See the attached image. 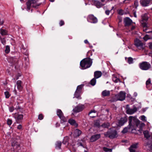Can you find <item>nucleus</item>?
Masks as SVG:
<instances>
[{
    "mask_svg": "<svg viewBox=\"0 0 152 152\" xmlns=\"http://www.w3.org/2000/svg\"><path fill=\"white\" fill-rule=\"evenodd\" d=\"M129 126L124 128L123 130L122 131V132L123 134H125L127 133L128 132V130L130 129L129 128Z\"/></svg>",
    "mask_w": 152,
    "mask_h": 152,
    "instance_id": "nucleus-35",
    "label": "nucleus"
},
{
    "mask_svg": "<svg viewBox=\"0 0 152 152\" xmlns=\"http://www.w3.org/2000/svg\"><path fill=\"white\" fill-rule=\"evenodd\" d=\"M68 122L71 125H74L76 124L75 120L72 119H69V120Z\"/></svg>",
    "mask_w": 152,
    "mask_h": 152,
    "instance_id": "nucleus-34",
    "label": "nucleus"
},
{
    "mask_svg": "<svg viewBox=\"0 0 152 152\" xmlns=\"http://www.w3.org/2000/svg\"><path fill=\"white\" fill-rule=\"evenodd\" d=\"M22 128V126L21 125L19 124L17 126V129H21Z\"/></svg>",
    "mask_w": 152,
    "mask_h": 152,
    "instance_id": "nucleus-57",
    "label": "nucleus"
},
{
    "mask_svg": "<svg viewBox=\"0 0 152 152\" xmlns=\"http://www.w3.org/2000/svg\"><path fill=\"white\" fill-rule=\"evenodd\" d=\"M23 115L22 114H18L16 118V122L17 123H20L22 122Z\"/></svg>",
    "mask_w": 152,
    "mask_h": 152,
    "instance_id": "nucleus-18",
    "label": "nucleus"
},
{
    "mask_svg": "<svg viewBox=\"0 0 152 152\" xmlns=\"http://www.w3.org/2000/svg\"><path fill=\"white\" fill-rule=\"evenodd\" d=\"M135 45L139 49H144V45L142 41L139 39H136L134 42Z\"/></svg>",
    "mask_w": 152,
    "mask_h": 152,
    "instance_id": "nucleus-6",
    "label": "nucleus"
},
{
    "mask_svg": "<svg viewBox=\"0 0 152 152\" xmlns=\"http://www.w3.org/2000/svg\"><path fill=\"white\" fill-rule=\"evenodd\" d=\"M103 150L105 152H112V149L108 148L106 147H104L103 148Z\"/></svg>",
    "mask_w": 152,
    "mask_h": 152,
    "instance_id": "nucleus-37",
    "label": "nucleus"
},
{
    "mask_svg": "<svg viewBox=\"0 0 152 152\" xmlns=\"http://www.w3.org/2000/svg\"><path fill=\"white\" fill-rule=\"evenodd\" d=\"M149 17L148 16V14L147 13H145L143 14L142 16V21H145L147 22L148 20Z\"/></svg>",
    "mask_w": 152,
    "mask_h": 152,
    "instance_id": "nucleus-21",
    "label": "nucleus"
},
{
    "mask_svg": "<svg viewBox=\"0 0 152 152\" xmlns=\"http://www.w3.org/2000/svg\"><path fill=\"white\" fill-rule=\"evenodd\" d=\"M84 86V84H81L80 85L77 86L76 90L82 92V89L83 88Z\"/></svg>",
    "mask_w": 152,
    "mask_h": 152,
    "instance_id": "nucleus-32",
    "label": "nucleus"
},
{
    "mask_svg": "<svg viewBox=\"0 0 152 152\" xmlns=\"http://www.w3.org/2000/svg\"><path fill=\"white\" fill-rule=\"evenodd\" d=\"M82 132L78 129H76L74 131V135L75 137H79L81 134Z\"/></svg>",
    "mask_w": 152,
    "mask_h": 152,
    "instance_id": "nucleus-24",
    "label": "nucleus"
},
{
    "mask_svg": "<svg viewBox=\"0 0 152 152\" xmlns=\"http://www.w3.org/2000/svg\"><path fill=\"white\" fill-rule=\"evenodd\" d=\"M96 82V79L94 77L90 81V83L92 86H94L95 85Z\"/></svg>",
    "mask_w": 152,
    "mask_h": 152,
    "instance_id": "nucleus-33",
    "label": "nucleus"
},
{
    "mask_svg": "<svg viewBox=\"0 0 152 152\" xmlns=\"http://www.w3.org/2000/svg\"><path fill=\"white\" fill-rule=\"evenodd\" d=\"M87 20L88 22L91 23H96L98 22L97 18L92 14L88 15Z\"/></svg>",
    "mask_w": 152,
    "mask_h": 152,
    "instance_id": "nucleus-9",
    "label": "nucleus"
},
{
    "mask_svg": "<svg viewBox=\"0 0 152 152\" xmlns=\"http://www.w3.org/2000/svg\"><path fill=\"white\" fill-rule=\"evenodd\" d=\"M84 142V140H79L77 143V145H78V146H81L83 148H85V145L83 143Z\"/></svg>",
    "mask_w": 152,
    "mask_h": 152,
    "instance_id": "nucleus-28",
    "label": "nucleus"
},
{
    "mask_svg": "<svg viewBox=\"0 0 152 152\" xmlns=\"http://www.w3.org/2000/svg\"><path fill=\"white\" fill-rule=\"evenodd\" d=\"M118 13L120 15H122L124 14L123 10L122 9H120L118 11Z\"/></svg>",
    "mask_w": 152,
    "mask_h": 152,
    "instance_id": "nucleus-47",
    "label": "nucleus"
},
{
    "mask_svg": "<svg viewBox=\"0 0 152 152\" xmlns=\"http://www.w3.org/2000/svg\"><path fill=\"white\" fill-rule=\"evenodd\" d=\"M137 143L132 145L129 148L130 152H135V150L134 149H136L137 148Z\"/></svg>",
    "mask_w": 152,
    "mask_h": 152,
    "instance_id": "nucleus-19",
    "label": "nucleus"
},
{
    "mask_svg": "<svg viewBox=\"0 0 152 152\" xmlns=\"http://www.w3.org/2000/svg\"><path fill=\"white\" fill-rule=\"evenodd\" d=\"M84 105H79L76 106L73 109V111L74 113H77L82 111L84 108Z\"/></svg>",
    "mask_w": 152,
    "mask_h": 152,
    "instance_id": "nucleus-12",
    "label": "nucleus"
},
{
    "mask_svg": "<svg viewBox=\"0 0 152 152\" xmlns=\"http://www.w3.org/2000/svg\"><path fill=\"white\" fill-rule=\"evenodd\" d=\"M152 0H140V3L143 7L148 6L151 4Z\"/></svg>",
    "mask_w": 152,
    "mask_h": 152,
    "instance_id": "nucleus-13",
    "label": "nucleus"
},
{
    "mask_svg": "<svg viewBox=\"0 0 152 152\" xmlns=\"http://www.w3.org/2000/svg\"><path fill=\"white\" fill-rule=\"evenodd\" d=\"M94 126L95 127L99 128L100 127V121L99 120H95L94 121Z\"/></svg>",
    "mask_w": 152,
    "mask_h": 152,
    "instance_id": "nucleus-27",
    "label": "nucleus"
},
{
    "mask_svg": "<svg viewBox=\"0 0 152 152\" xmlns=\"http://www.w3.org/2000/svg\"><path fill=\"white\" fill-rule=\"evenodd\" d=\"M140 68L142 70H147L151 68L150 64L147 61H143L139 64Z\"/></svg>",
    "mask_w": 152,
    "mask_h": 152,
    "instance_id": "nucleus-5",
    "label": "nucleus"
},
{
    "mask_svg": "<svg viewBox=\"0 0 152 152\" xmlns=\"http://www.w3.org/2000/svg\"><path fill=\"white\" fill-rule=\"evenodd\" d=\"M138 2L137 1H134V5L136 7H137V6H138Z\"/></svg>",
    "mask_w": 152,
    "mask_h": 152,
    "instance_id": "nucleus-60",
    "label": "nucleus"
},
{
    "mask_svg": "<svg viewBox=\"0 0 152 152\" xmlns=\"http://www.w3.org/2000/svg\"><path fill=\"white\" fill-rule=\"evenodd\" d=\"M61 141H57L55 143V148L56 149H60L61 148Z\"/></svg>",
    "mask_w": 152,
    "mask_h": 152,
    "instance_id": "nucleus-25",
    "label": "nucleus"
},
{
    "mask_svg": "<svg viewBox=\"0 0 152 152\" xmlns=\"http://www.w3.org/2000/svg\"><path fill=\"white\" fill-rule=\"evenodd\" d=\"M101 134H96L92 135L91 137L90 140L91 142H93L101 138Z\"/></svg>",
    "mask_w": 152,
    "mask_h": 152,
    "instance_id": "nucleus-11",
    "label": "nucleus"
},
{
    "mask_svg": "<svg viewBox=\"0 0 152 152\" xmlns=\"http://www.w3.org/2000/svg\"><path fill=\"white\" fill-rule=\"evenodd\" d=\"M0 40L1 41V43L3 45H5L6 43V41L4 38H2L0 36Z\"/></svg>",
    "mask_w": 152,
    "mask_h": 152,
    "instance_id": "nucleus-42",
    "label": "nucleus"
},
{
    "mask_svg": "<svg viewBox=\"0 0 152 152\" xmlns=\"http://www.w3.org/2000/svg\"><path fill=\"white\" fill-rule=\"evenodd\" d=\"M22 82L21 80H18L17 81L16 84L18 88V90H21L22 89L23 87L21 86Z\"/></svg>",
    "mask_w": 152,
    "mask_h": 152,
    "instance_id": "nucleus-26",
    "label": "nucleus"
},
{
    "mask_svg": "<svg viewBox=\"0 0 152 152\" xmlns=\"http://www.w3.org/2000/svg\"><path fill=\"white\" fill-rule=\"evenodd\" d=\"M140 123V121L137 119L135 117L130 116L129 117V128L132 129L133 130L135 126H138Z\"/></svg>",
    "mask_w": 152,
    "mask_h": 152,
    "instance_id": "nucleus-2",
    "label": "nucleus"
},
{
    "mask_svg": "<svg viewBox=\"0 0 152 152\" xmlns=\"http://www.w3.org/2000/svg\"><path fill=\"white\" fill-rule=\"evenodd\" d=\"M28 57H25L24 58V60L25 61V64L26 66H27L29 64L28 59Z\"/></svg>",
    "mask_w": 152,
    "mask_h": 152,
    "instance_id": "nucleus-43",
    "label": "nucleus"
},
{
    "mask_svg": "<svg viewBox=\"0 0 152 152\" xmlns=\"http://www.w3.org/2000/svg\"><path fill=\"white\" fill-rule=\"evenodd\" d=\"M113 81L115 83H118V82L120 81L119 79L117 78H113Z\"/></svg>",
    "mask_w": 152,
    "mask_h": 152,
    "instance_id": "nucleus-52",
    "label": "nucleus"
},
{
    "mask_svg": "<svg viewBox=\"0 0 152 152\" xmlns=\"http://www.w3.org/2000/svg\"><path fill=\"white\" fill-rule=\"evenodd\" d=\"M148 46L149 48L151 50H152V42L149 43Z\"/></svg>",
    "mask_w": 152,
    "mask_h": 152,
    "instance_id": "nucleus-54",
    "label": "nucleus"
},
{
    "mask_svg": "<svg viewBox=\"0 0 152 152\" xmlns=\"http://www.w3.org/2000/svg\"><path fill=\"white\" fill-rule=\"evenodd\" d=\"M135 26H132V27L131 28V31H133L135 28Z\"/></svg>",
    "mask_w": 152,
    "mask_h": 152,
    "instance_id": "nucleus-61",
    "label": "nucleus"
},
{
    "mask_svg": "<svg viewBox=\"0 0 152 152\" xmlns=\"http://www.w3.org/2000/svg\"><path fill=\"white\" fill-rule=\"evenodd\" d=\"M21 109V107L19 105H17L16 106V109L17 110H20Z\"/></svg>",
    "mask_w": 152,
    "mask_h": 152,
    "instance_id": "nucleus-58",
    "label": "nucleus"
},
{
    "mask_svg": "<svg viewBox=\"0 0 152 152\" xmlns=\"http://www.w3.org/2000/svg\"><path fill=\"white\" fill-rule=\"evenodd\" d=\"M125 93L122 91H121L118 95L117 97L118 100L122 101L125 99Z\"/></svg>",
    "mask_w": 152,
    "mask_h": 152,
    "instance_id": "nucleus-15",
    "label": "nucleus"
},
{
    "mask_svg": "<svg viewBox=\"0 0 152 152\" xmlns=\"http://www.w3.org/2000/svg\"><path fill=\"white\" fill-rule=\"evenodd\" d=\"M44 118L43 115L40 114L39 115L38 119L40 120H42Z\"/></svg>",
    "mask_w": 152,
    "mask_h": 152,
    "instance_id": "nucleus-49",
    "label": "nucleus"
},
{
    "mask_svg": "<svg viewBox=\"0 0 152 152\" xmlns=\"http://www.w3.org/2000/svg\"><path fill=\"white\" fill-rule=\"evenodd\" d=\"M142 27L143 28H148L149 27V26L148 23H147V22L145 21H142Z\"/></svg>",
    "mask_w": 152,
    "mask_h": 152,
    "instance_id": "nucleus-36",
    "label": "nucleus"
},
{
    "mask_svg": "<svg viewBox=\"0 0 152 152\" xmlns=\"http://www.w3.org/2000/svg\"><path fill=\"white\" fill-rule=\"evenodd\" d=\"M87 56L88 57H89L91 56L92 55V52L90 50L88 51L87 53Z\"/></svg>",
    "mask_w": 152,
    "mask_h": 152,
    "instance_id": "nucleus-48",
    "label": "nucleus"
},
{
    "mask_svg": "<svg viewBox=\"0 0 152 152\" xmlns=\"http://www.w3.org/2000/svg\"><path fill=\"white\" fill-rule=\"evenodd\" d=\"M133 15L134 17H135V18L137 17V16L136 14V12H133Z\"/></svg>",
    "mask_w": 152,
    "mask_h": 152,
    "instance_id": "nucleus-63",
    "label": "nucleus"
},
{
    "mask_svg": "<svg viewBox=\"0 0 152 152\" xmlns=\"http://www.w3.org/2000/svg\"><path fill=\"white\" fill-rule=\"evenodd\" d=\"M81 94V92L76 90L74 94V96L78 99H81L80 95Z\"/></svg>",
    "mask_w": 152,
    "mask_h": 152,
    "instance_id": "nucleus-22",
    "label": "nucleus"
},
{
    "mask_svg": "<svg viewBox=\"0 0 152 152\" xmlns=\"http://www.w3.org/2000/svg\"><path fill=\"white\" fill-rule=\"evenodd\" d=\"M127 62L129 64H132L133 63V58L131 57H129L128 58Z\"/></svg>",
    "mask_w": 152,
    "mask_h": 152,
    "instance_id": "nucleus-40",
    "label": "nucleus"
},
{
    "mask_svg": "<svg viewBox=\"0 0 152 152\" xmlns=\"http://www.w3.org/2000/svg\"><path fill=\"white\" fill-rule=\"evenodd\" d=\"M10 51V47L8 45H7L6 46V48L5 50V52L6 53H9Z\"/></svg>",
    "mask_w": 152,
    "mask_h": 152,
    "instance_id": "nucleus-39",
    "label": "nucleus"
},
{
    "mask_svg": "<svg viewBox=\"0 0 152 152\" xmlns=\"http://www.w3.org/2000/svg\"><path fill=\"white\" fill-rule=\"evenodd\" d=\"M130 1H131V0H124V1H123V3H127L129 2Z\"/></svg>",
    "mask_w": 152,
    "mask_h": 152,
    "instance_id": "nucleus-59",
    "label": "nucleus"
},
{
    "mask_svg": "<svg viewBox=\"0 0 152 152\" xmlns=\"http://www.w3.org/2000/svg\"><path fill=\"white\" fill-rule=\"evenodd\" d=\"M110 126V124L109 123H103L101 125V126L103 128H108Z\"/></svg>",
    "mask_w": 152,
    "mask_h": 152,
    "instance_id": "nucleus-30",
    "label": "nucleus"
},
{
    "mask_svg": "<svg viewBox=\"0 0 152 152\" xmlns=\"http://www.w3.org/2000/svg\"><path fill=\"white\" fill-rule=\"evenodd\" d=\"M8 62L10 63L12 65H17L18 63V60L15 56L11 57L8 60Z\"/></svg>",
    "mask_w": 152,
    "mask_h": 152,
    "instance_id": "nucleus-10",
    "label": "nucleus"
},
{
    "mask_svg": "<svg viewBox=\"0 0 152 152\" xmlns=\"http://www.w3.org/2000/svg\"><path fill=\"white\" fill-rule=\"evenodd\" d=\"M0 32L2 35H6L7 34V31L5 30L2 28L0 29Z\"/></svg>",
    "mask_w": 152,
    "mask_h": 152,
    "instance_id": "nucleus-31",
    "label": "nucleus"
},
{
    "mask_svg": "<svg viewBox=\"0 0 152 152\" xmlns=\"http://www.w3.org/2000/svg\"><path fill=\"white\" fill-rule=\"evenodd\" d=\"M92 60L90 58L87 57L81 61L80 65L82 69H84L90 67L92 64Z\"/></svg>",
    "mask_w": 152,
    "mask_h": 152,
    "instance_id": "nucleus-1",
    "label": "nucleus"
},
{
    "mask_svg": "<svg viewBox=\"0 0 152 152\" xmlns=\"http://www.w3.org/2000/svg\"><path fill=\"white\" fill-rule=\"evenodd\" d=\"M145 41H147L148 40L151 39V37L147 34L145 35L143 38Z\"/></svg>",
    "mask_w": 152,
    "mask_h": 152,
    "instance_id": "nucleus-38",
    "label": "nucleus"
},
{
    "mask_svg": "<svg viewBox=\"0 0 152 152\" xmlns=\"http://www.w3.org/2000/svg\"><path fill=\"white\" fill-rule=\"evenodd\" d=\"M56 113L58 116L61 120V123H63L66 121V118L64 116L63 113L60 109H58L57 110Z\"/></svg>",
    "mask_w": 152,
    "mask_h": 152,
    "instance_id": "nucleus-7",
    "label": "nucleus"
},
{
    "mask_svg": "<svg viewBox=\"0 0 152 152\" xmlns=\"http://www.w3.org/2000/svg\"><path fill=\"white\" fill-rule=\"evenodd\" d=\"M126 113L127 114L132 115L137 110V108L135 107H134L133 109H131L129 107V104H127L126 106Z\"/></svg>",
    "mask_w": 152,
    "mask_h": 152,
    "instance_id": "nucleus-8",
    "label": "nucleus"
},
{
    "mask_svg": "<svg viewBox=\"0 0 152 152\" xmlns=\"http://www.w3.org/2000/svg\"><path fill=\"white\" fill-rule=\"evenodd\" d=\"M102 75V73L100 71H96L94 72V78L97 79L100 77Z\"/></svg>",
    "mask_w": 152,
    "mask_h": 152,
    "instance_id": "nucleus-20",
    "label": "nucleus"
},
{
    "mask_svg": "<svg viewBox=\"0 0 152 152\" xmlns=\"http://www.w3.org/2000/svg\"><path fill=\"white\" fill-rule=\"evenodd\" d=\"M114 8V7H112V9L110 10H106L105 11V14L107 15H109L110 13V12L111 11V10Z\"/></svg>",
    "mask_w": 152,
    "mask_h": 152,
    "instance_id": "nucleus-51",
    "label": "nucleus"
},
{
    "mask_svg": "<svg viewBox=\"0 0 152 152\" xmlns=\"http://www.w3.org/2000/svg\"><path fill=\"white\" fill-rule=\"evenodd\" d=\"M19 148H20V146L19 145H15L14 146V149H18Z\"/></svg>",
    "mask_w": 152,
    "mask_h": 152,
    "instance_id": "nucleus-55",
    "label": "nucleus"
},
{
    "mask_svg": "<svg viewBox=\"0 0 152 152\" xmlns=\"http://www.w3.org/2000/svg\"><path fill=\"white\" fill-rule=\"evenodd\" d=\"M96 111H95V110H91L88 113V114L89 115H90L91 113H96Z\"/></svg>",
    "mask_w": 152,
    "mask_h": 152,
    "instance_id": "nucleus-56",
    "label": "nucleus"
},
{
    "mask_svg": "<svg viewBox=\"0 0 152 152\" xmlns=\"http://www.w3.org/2000/svg\"><path fill=\"white\" fill-rule=\"evenodd\" d=\"M12 123V121L10 119H8L7 121V123L8 125H11Z\"/></svg>",
    "mask_w": 152,
    "mask_h": 152,
    "instance_id": "nucleus-45",
    "label": "nucleus"
},
{
    "mask_svg": "<svg viewBox=\"0 0 152 152\" xmlns=\"http://www.w3.org/2000/svg\"><path fill=\"white\" fill-rule=\"evenodd\" d=\"M140 119L143 121H146V118L144 115H142L141 116Z\"/></svg>",
    "mask_w": 152,
    "mask_h": 152,
    "instance_id": "nucleus-46",
    "label": "nucleus"
},
{
    "mask_svg": "<svg viewBox=\"0 0 152 152\" xmlns=\"http://www.w3.org/2000/svg\"><path fill=\"white\" fill-rule=\"evenodd\" d=\"M151 83V80L150 78H149L146 82V85L147 88L148 85Z\"/></svg>",
    "mask_w": 152,
    "mask_h": 152,
    "instance_id": "nucleus-44",
    "label": "nucleus"
},
{
    "mask_svg": "<svg viewBox=\"0 0 152 152\" xmlns=\"http://www.w3.org/2000/svg\"><path fill=\"white\" fill-rule=\"evenodd\" d=\"M4 94L6 98L7 99L9 98L10 96V94L9 92L8 91H5L4 92Z\"/></svg>",
    "mask_w": 152,
    "mask_h": 152,
    "instance_id": "nucleus-41",
    "label": "nucleus"
},
{
    "mask_svg": "<svg viewBox=\"0 0 152 152\" xmlns=\"http://www.w3.org/2000/svg\"><path fill=\"white\" fill-rule=\"evenodd\" d=\"M110 91L106 90L103 91L102 93V95L103 97L109 96L110 95Z\"/></svg>",
    "mask_w": 152,
    "mask_h": 152,
    "instance_id": "nucleus-23",
    "label": "nucleus"
},
{
    "mask_svg": "<svg viewBox=\"0 0 152 152\" xmlns=\"http://www.w3.org/2000/svg\"><path fill=\"white\" fill-rule=\"evenodd\" d=\"M124 22L125 26L126 27L130 26L132 22V21L129 18L126 17L124 19Z\"/></svg>",
    "mask_w": 152,
    "mask_h": 152,
    "instance_id": "nucleus-17",
    "label": "nucleus"
},
{
    "mask_svg": "<svg viewBox=\"0 0 152 152\" xmlns=\"http://www.w3.org/2000/svg\"><path fill=\"white\" fill-rule=\"evenodd\" d=\"M143 133L146 139H148L150 137L149 134V132L148 130H145L143 131Z\"/></svg>",
    "mask_w": 152,
    "mask_h": 152,
    "instance_id": "nucleus-29",
    "label": "nucleus"
},
{
    "mask_svg": "<svg viewBox=\"0 0 152 152\" xmlns=\"http://www.w3.org/2000/svg\"><path fill=\"white\" fill-rule=\"evenodd\" d=\"M127 120L128 119L126 116L121 118L120 120L118 121V125L119 126H122L125 123L127 122Z\"/></svg>",
    "mask_w": 152,
    "mask_h": 152,
    "instance_id": "nucleus-16",
    "label": "nucleus"
},
{
    "mask_svg": "<svg viewBox=\"0 0 152 152\" xmlns=\"http://www.w3.org/2000/svg\"><path fill=\"white\" fill-rule=\"evenodd\" d=\"M148 55L149 56L152 57V51L148 53Z\"/></svg>",
    "mask_w": 152,
    "mask_h": 152,
    "instance_id": "nucleus-62",
    "label": "nucleus"
},
{
    "mask_svg": "<svg viewBox=\"0 0 152 152\" xmlns=\"http://www.w3.org/2000/svg\"><path fill=\"white\" fill-rule=\"evenodd\" d=\"M84 42L86 44H87V43H88V42L87 40H85L84 41Z\"/></svg>",
    "mask_w": 152,
    "mask_h": 152,
    "instance_id": "nucleus-64",
    "label": "nucleus"
},
{
    "mask_svg": "<svg viewBox=\"0 0 152 152\" xmlns=\"http://www.w3.org/2000/svg\"><path fill=\"white\" fill-rule=\"evenodd\" d=\"M38 0H29L26 3L27 6V10L28 11L31 9V7L37 8L38 6L40 5L42 3L39 4H37Z\"/></svg>",
    "mask_w": 152,
    "mask_h": 152,
    "instance_id": "nucleus-4",
    "label": "nucleus"
},
{
    "mask_svg": "<svg viewBox=\"0 0 152 152\" xmlns=\"http://www.w3.org/2000/svg\"><path fill=\"white\" fill-rule=\"evenodd\" d=\"M117 134V131L113 128L110 129L107 132L104 134L105 137H108L112 139L116 137Z\"/></svg>",
    "mask_w": 152,
    "mask_h": 152,
    "instance_id": "nucleus-3",
    "label": "nucleus"
},
{
    "mask_svg": "<svg viewBox=\"0 0 152 152\" xmlns=\"http://www.w3.org/2000/svg\"><path fill=\"white\" fill-rule=\"evenodd\" d=\"M9 109L10 112H12L14 110V107H9Z\"/></svg>",
    "mask_w": 152,
    "mask_h": 152,
    "instance_id": "nucleus-53",
    "label": "nucleus"
},
{
    "mask_svg": "<svg viewBox=\"0 0 152 152\" xmlns=\"http://www.w3.org/2000/svg\"><path fill=\"white\" fill-rule=\"evenodd\" d=\"M64 23H65L64 21L62 20H61L59 23V24L60 26H62L64 25Z\"/></svg>",
    "mask_w": 152,
    "mask_h": 152,
    "instance_id": "nucleus-50",
    "label": "nucleus"
},
{
    "mask_svg": "<svg viewBox=\"0 0 152 152\" xmlns=\"http://www.w3.org/2000/svg\"><path fill=\"white\" fill-rule=\"evenodd\" d=\"M92 4L98 8H101L104 5V4L101 3L99 0H93L92 1Z\"/></svg>",
    "mask_w": 152,
    "mask_h": 152,
    "instance_id": "nucleus-14",
    "label": "nucleus"
}]
</instances>
